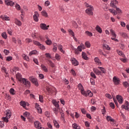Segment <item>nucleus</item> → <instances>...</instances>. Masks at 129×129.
<instances>
[{
  "label": "nucleus",
  "instance_id": "nucleus-51",
  "mask_svg": "<svg viewBox=\"0 0 129 129\" xmlns=\"http://www.w3.org/2000/svg\"><path fill=\"white\" fill-rule=\"evenodd\" d=\"M15 8L17 11H21V6L18 4H16Z\"/></svg>",
  "mask_w": 129,
  "mask_h": 129
},
{
  "label": "nucleus",
  "instance_id": "nucleus-56",
  "mask_svg": "<svg viewBox=\"0 0 129 129\" xmlns=\"http://www.w3.org/2000/svg\"><path fill=\"white\" fill-rule=\"evenodd\" d=\"M9 118H8L7 117H3V120H4V121H5V122H9Z\"/></svg>",
  "mask_w": 129,
  "mask_h": 129
},
{
  "label": "nucleus",
  "instance_id": "nucleus-29",
  "mask_svg": "<svg viewBox=\"0 0 129 129\" xmlns=\"http://www.w3.org/2000/svg\"><path fill=\"white\" fill-rule=\"evenodd\" d=\"M60 119L61 120H62L63 121H65V114H64V113L63 112H60Z\"/></svg>",
  "mask_w": 129,
  "mask_h": 129
},
{
  "label": "nucleus",
  "instance_id": "nucleus-16",
  "mask_svg": "<svg viewBox=\"0 0 129 129\" xmlns=\"http://www.w3.org/2000/svg\"><path fill=\"white\" fill-rule=\"evenodd\" d=\"M1 19H2L3 21H10V17L7 16V15H1Z\"/></svg>",
  "mask_w": 129,
  "mask_h": 129
},
{
  "label": "nucleus",
  "instance_id": "nucleus-24",
  "mask_svg": "<svg viewBox=\"0 0 129 129\" xmlns=\"http://www.w3.org/2000/svg\"><path fill=\"white\" fill-rule=\"evenodd\" d=\"M15 24L19 27H21V26H22V22L17 19H15Z\"/></svg>",
  "mask_w": 129,
  "mask_h": 129
},
{
  "label": "nucleus",
  "instance_id": "nucleus-46",
  "mask_svg": "<svg viewBox=\"0 0 129 129\" xmlns=\"http://www.w3.org/2000/svg\"><path fill=\"white\" fill-rule=\"evenodd\" d=\"M8 33L10 35L12 36L13 35V30L12 29L9 28L8 29Z\"/></svg>",
  "mask_w": 129,
  "mask_h": 129
},
{
  "label": "nucleus",
  "instance_id": "nucleus-53",
  "mask_svg": "<svg viewBox=\"0 0 129 129\" xmlns=\"http://www.w3.org/2000/svg\"><path fill=\"white\" fill-rule=\"evenodd\" d=\"M90 82L92 85H95V80L93 78H90Z\"/></svg>",
  "mask_w": 129,
  "mask_h": 129
},
{
  "label": "nucleus",
  "instance_id": "nucleus-12",
  "mask_svg": "<svg viewBox=\"0 0 129 129\" xmlns=\"http://www.w3.org/2000/svg\"><path fill=\"white\" fill-rule=\"evenodd\" d=\"M6 117H7V118H11V116H12V111L8 109L6 111Z\"/></svg>",
  "mask_w": 129,
  "mask_h": 129
},
{
  "label": "nucleus",
  "instance_id": "nucleus-9",
  "mask_svg": "<svg viewBox=\"0 0 129 129\" xmlns=\"http://www.w3.org/2000/svg\"><path fill=\"white\" fill-rule=\"evenodd\" d=\"M116 98L120 104H122V103H123V99L121 96L117 95Z\"/></svg>",
  "mask_w": 129,
  "mask_h": 129
},
{
  "label": "nucleus",
  "instance_id": "nucleus-54",
  "mask_svg": "<svg viewBox=\"0 0 129 129\" xmlns=\"http://www.w3.org/2000/svg\"><path fill=\"white\" fill-rule=\"evenodd\" d=\"M28 121H29V122H31V123L34 122V117H29Z\"/></svg>",
  "mask_w": 129,
  "mask_h": 129
},
{
  "label": "nucleus",
  "instance_id": "nucleus-60",
  "mask_svg": "<svg viewBox=\"0 0 129 129\" xmlns=\"http://www.w3.org/2000/svg\"><path fill=\"white\" fill-rule=\"evenodd\" d=\"M121 36H122V37H123V38H127V34H126V33H122L121 34Z\"/></svg>",
  "mask_w": 129,
  "mask_h": 129
},
{
  "label": "nucleus",
  "instance_id": "nucleus-38",
  "mask_svg": "<svg viewBox=\"0 0 129 129\" xmlns=\"http://www.w3.org/2000/svg\"><path fill=\"white\" fill-rule=\"evenodd\" d=\"M85 34H86V35H87V36H89V37H92V36H93V34H92V33H91L88 31H86L85 32Z\"/></svg>",
  "mask_w": 129,
  "mask_h": 129
},
{
  "label": "nucleus",
  "instance_id": "nucleus-22",
  "mask_svg": "<svg viewBox=\"0 0 129 129\" xmlns=\"http://www.w3.org/2000/svg\"><path fill=\"white\" fill-rule=\"evenodd\" d=\"M53 124L56 128H59L60 127V125H59V123H58V122L56 120H53Z\"/></svg>",
  "mask_w": 129,
  "mask_h": 129
},
{
  "label": "nucleus",
  "instance_id": "nucleus-2",
  "mask_svg": "<svg viewBox=\"0 0 129 129\" xmlns=\"http://www.w3.org/2000/svg\"><path fill=\"white\" fill-rule=\"evenodd\" d=\"M110 31L112 37H113L111 38V40H112V41H115V42H118V39L115 38H116V34H115V32H114V31H113L112 29H110Z\"/></svg>",
  "mask_w": 129,
  "mask_h": 129
},
{
  "label": "nucleus",
  "instance_id": "nucleus-62",
  "mask_svg": "<svg viewBox=\"0 0 129 129\" xmlns=\"http://www.w3.org/2000/svg\"><path fill=\"white\" fill-rule=\"evenodd\" d=\"M4 53L6 55H9V54H10V51L8 50L7 49H4Z\"/></svg>",
  "mask_w": 129,
  "mask_h": 129
},
{
  "label": "nucleus",
  "instance_id": "nucleus-55",
  "mask_svg": "<svg viewBox=\"0 0 129 129\" xmlns=\"http://www.w3.org/2000/svg\"><path fill=\"white\" fill-rule=\"evenodd\" d=\"M121 107H122V108H123L124 109H125L126 110H129L128 106H125L124 105H122L121 106Z\"/></svg>",
  "mask_w": 129,
  "mask_h": 129
},
{
  "label": "nucleus",
  "instance_id": "nucleus-25",
  "mask_svg": "<svg viewBox=\"0 0 129 129\" xmlns=\"http://www.w3.org/2000/svg\"><path fill=\"white\" fill-rule=\"evenodd\" d=\"M40 67H41L42 70H43V71H44V72H48V69H47V67H46V66H45V65L41 64Z\"/></svg>",
  "mask_w": 129,
  "mask_h": 129
},
{
  "label": "nucleus",
  "instance_id": "nucleus-43",
  "mask_svg": "<svg viewBox=\"0 0 129 129\" xmlns=\"http://www.w3.org/2000/svg\"><path fill=\"white\" fill-rule=\"evenodd\" d=\"M68 32L69 33V34H70V35H72V36L73 37H74L75 36V35L74 34V32H73V31H72V30L68 29Z\"/></svg>",
  "mask_w": 129,
  "mask_h": 129
},
{
  "label": "nucleus",
  "instance_id": "nucleus-63",
  "mask_svg": "<svg viewBox=\"0 0 129 129\" xmlns=\"http://www.w3.org/2000/svg\"><path fill=\"white\" fill-rule=\"evenodd\" d=\"M105 96L109 99H111L112 98V97H111V95H110L109 94H106Z\"/></svg>",
  "mask_w": 129,
  "mask_h": 129
},
{
  "label": "nucleus",
  "instance_id": "nucleus-52",
  "mask_svg": "<svg viewBox=\"0 0 129 129\" xmlns=\"http://www.w3.org/2000/svg\"><path fill=\"white\" fill-rule=\"evenodd\" d=\"M39 48H40V49H41V50H42L43 51L46 50V47L42 44H41V45L39 46Z\"/></svg>",
  "mask_w": 129,
  "mask_h": 129
},
{
  "label": "nucleus",
  "instance_id": "nucleus-36",
  "mask_svg": "<svg viewBox=\"0 0 129 129\" xmlns=\"http://www.w3.org/2000/svg\"><path fill=\"white\" fill-rule=\"evenodd\" d=\"M58 50H59V51L60 52H61V53H63V54H64L65 53V51H64V50H63V46H62V45H59Z\"/></svg>",
  "mask_w": 129,
  "mask_h": 129
},
{
  "label": "nucleus",
  "instance_id": "nucleus-10",
  "mask_svg": "<svg viewBox=\"0 0 129 129\" xmlns=\"http://www.w3.org/2000/svg\"><path fill=\"white\" fill-rule=\"evenodd\" d=\"M118 4V2H117L116 0H113V1L111 2L110 7H112V8L115 9V8H116V5H117Z\"/></svg>",
  "mask_w": 129,
  "mask_h": 129
},
{
  "label": "nucleus",
  "instance_id": "nucleus-31",
  "mask_svg": "<svg viewBox=\"0 0 129 129\" xmlns=\"http://www.w3.org/2000/svg\"><path fill=\"white\" fill-rule=\"evenodd\" d=\"M2 71L3 72H4V73H6V77L9 76V73L7 72V69H6L5 67H3V68H2Z\"/></svg>",
  "mask_w": 129,
  "mask_h": 129
},
{
  "label": "nucleus",
  "instance_id": "nucleus-27",
  "mask_svg": "<svg viewBox=\"0 0 129 129\" xmlns=\"http://www.w3.org/2000/svg\"><path fill=\"white\" fill-rule=\"evenodd\" d=\"M82 56L83 59H84V60H88V56H87V54H86L85 52H83Z\"/></svg>",
  "mask_w": 129,
  "mask_h": 129
},
{
  "label": "nucleus",
  "instance_id": "nucleus-7",
  "mask_svg": "<svg viewBox=\"0 0 129 129\" xmlns=\"http://www.w3.org/2000/svg\"><path fill=\"white\" fill-rule=\"evenodd\" d=\"M34 126L36 127V128L37 129H41L42 128V125H41V123H40V121L37 120L35 121L34 122Z\"/></svg>",
  "mask_w": 129,
  "mask_h": 129
},
{
  "label": "nucleus",
  "instance_id": "nucleus-23",
  "mask_svg": "<svg viewBox=\"0 0 129 129\" xmlns=\"http://www.w3.org/2000/svg\"><path fill=\"white\" fill-rule=\"evenodd\" d=\"M20 105L21 106H23V107L24 108H25L27 106V103H26V102H25V101H21L20 102Z\"/></svg>",
  "mask_w": 129,
  "mask_h": 129
},
{
  "label": "nucleus",
  "instance_id": "nucleus-19",
  "mask_svg": "<svg viewBox=\"0 0 129 129\" xmlns=\"http://www.w3.org/2000/svg\"><path fill=\"white\" fill-rule=\"evenodd\" d=\"M116 52L119 56H121V57H123L124 58V57H125V55H124V54H123V52H122V51L119 50V49H117L116 50Z\"/></svg>",
  "mask_w": 129,
  "mask_h": 129
},
{
  "label": "nucleus",
  "instance_id": "nucleus-48",
  "mask_svg": "<svg viewBox=\"0 0 129 129\" xmlns=\"http://www.w3.org/2000/svg\"><path fill=\"white\" fill-rule=\"evenodd\" d=\"M55 58L57 60V61H59L60 59H61V56L58 54H55Z\"/></svg>",
  "mask_w": 129,
  "mask_h": 129
},
{
  "label": "nucleus",
  "instance_id": "nucleus-44",
  "mask_svg": "<svg viewBox=\"0 0 129 129\" xmlns=\"http://www.w3.org/2000/svg\"><path fill=\"white\" fill-rule=\"evenodd\" d=\"M85 46H86V47H87V48H90V47H91L90 42H89V41H86L85 43Z\"/></svg>",
  "mask_w": 129,
  "mask_h": 129
},
{
  "label": "nucleus",
  "instance_id": "nucleus-49",
  "mask_svg": "<svg viewBox=\"0 0 129 129\" xmlns=\"http://www.w3.org/2000/svg\"><path fill=\"white\" fill-rule=\"evenodd\" d=\"M102 114L104 115L106 113V110L105 109V107H103V109L101 110Z\"/></svg>",
  "mask_w": 129,
  "mask_h": 129
},
{
  "label": "nucleus",
  "instance_id": "nucleus-33",
  "mask_svg": "<svg viewBox=\"0 0 129 129\" xmlns=\"http://www.w3.org/2000/svg\"><path fill=\"white\" fill-rule=\"evenodd\" d=\"M106 119L108 121H111L112 122H114V119H113L111 117L109 116H107Z\"/></svg>",
  "mask_w": 129,
  "mask_h": 129
},
{
  "label": "nucleus",
  "instance_id": "nucleus-30",
  "mask_svg": "<svg viewBox=\"0 0 129 129\" xmlns=\"http://www.w3.org/2000/svg\"><path fill=\"white\" fill-rule=\"evenodd\" d=\"M59 108H53V111L54 113H55V115H57L58 114V112H59Z\"/></svg>",
  "mask_w": 129,
  "mask_h": 129
},
{
  "label": "nucleus",
  "instance_id": "nucleus-14",
  "mask_svg": "<svg viewBox=\"0 0 129 129\" xmlns=\"http://www.w3.org/2000/svg\"><path fill=\"white\" fill-rule=\"evenodd\" d=\"M94 61L95 63L97 64L99 66H101V61H100V59L98 57H96L94 58Z\"/></svg>",
  "mask_w": 129,
  "mask_h": 129
},
{
  "label": "nucleus",
  "instance_id": "nucleus-41",
  "mask_svg": "<svg viewBox=\"0 0 129 129\" xmlns=\"http://www.w3.org/2000/svg\"><path fill=\"white\" fill-rule=\"evenodd\" d=\"M45 43L46 45H48L50 46V45H52V41L50 39H47L45 41Z\"/></svg>",
  "mask_w": 129,
  "mask_h": 129
},
{
  "label": "nucleus",
  "instance_id": "nucleus-17",
  "mask_svg": "<svg viewBox=\"0 0 129 129\" xmlns=\"http://www.w3.org/2000/svg\"><path fill=\"white\" fill-rule=\"evenodd\" d=\"M93 72L96 75H101V72L96 68L93 69Z\"/></svg>",
  "mask_w": 129,
  "mask_h": 129
},
{
  "label": "nucleus",
  "instance_id": "nucleus-13",
  "mask_svg": "<svg viewBox=\"0 0 129 129\" xmlns=\"http://www.w3.org/2000/svg\"><path fill=\"white\" fill-rule=\"evenodd\" d=\"M40 26L41 29L44 30V31H46V30H48V26L45 24L41 23Z\"/></svg>",
  "mask_w": 129,
  "mask_h": 129
},
{
  "label": "nucleus",
  "instance_id": "nucleus-6",
  "mask_svg": "<svg viewBox=\"0 0 129 129\" xmlns=\"http://www.w3.org/2000/svg\"><path fill=\"white\" fill-rule=\"evenodd\" d=\"M39 17H40V15L39 14V12L36 11L34 12V15H33V19L35 22H39Z\"/></svg>",
  "mask_w": 129,
  "mask_h": 129
},
{
  "label": "nucleus",
  "instance_id": "nucleus-37",
  "mask_svg": "<svg viewBox=\"0 0 129 129\" xmlns=\"http://www.w3.org/2000/svg\"><path fill=\"white\" fill-rule=\"evenodd\" d=\"M41 14L43 17H45V18H48V13L46 11H42Z\"/></svg>",
  "mask_w": 129,
  "mask_h": 129
},
{
  "label": "nucleus",
  "instance_id": "nucleus-39",
  "mask_svg": "<svg viewBox=\"0 0 129 129\" xmlns=\"http://www.w3.org/2000/svg\"><path fill=\"white\" fill-rule=\"evenodd\" d=\"M123 86L124 87H125V88H127V87L129 86V84L127 82L125 81L123 82Z\"/></svg>",
  "mask_w": 129,
  "mask_h": 129
},
{
  "label": "nucleus",
  "instance_id": "nucleus-64",
  "mask_svg": "<svg viewBox=\"0 0 129 129\" xmlns=\"http://www.w3.org/2000/svg\"><path fill=\"white\" fill-rule=\"evenodd\" d=\"M39 78H40V79H44V78H45V77L44 76V75L40 74L39 75Z\"/></svg>",
  "mask_w": 129,
  "mask_h": 129
},
{
  "label": "nucleus",
  "instance_id": "nucleus-50",
  "mask_svg": "<svg viewBox=\"0 0 129 129\" xmlns=\"http://www.w3.org/2000/svg\"><path fill=\"white\" fill-rule=\"evenodd\" d=\"M2 36L3 37V38H4V39H7V38H8L6 32H3L2 34Z\"/></svg>",
  "mask_w": 129,
  "mask_h": 129
},
{
  "label": "nucleus",
  "instance_id": "nucleus-45",
  "mask_svg": "<svg viewBox=\"0 0 129 129\" xmlns=\"http://www.w3.org/2000/svg\"><path fill=\"white\" fill-rule=\"evenodd\" d=\"M103 46L104 47V48H105V49L108 50H110V47H109V46H108V45H107V44H104L103 45Z\"/></svg>",
  "mask_w": 129,
  "mask_h": 129
},
{
  "label": "nucleus",
  "instance_id": "nucleus-21",
  "mask_svg": "<svg viewBox=\"0 0 129 129\" xmlns=\"http://www.w3.org/2000/svg\"><path fill=\"white\" fill-rule=\"evenodd\" d=\"M72 127L73 129H80V126L77 123H75L72 124Z\"/></svg>",
  "mask_w": 129,
  "mask_h": 129
},
{
  "label": "nucleus",
  "instance_id": "nucleus-59",
  "mask_svg": "<svg viewBox=\"0 0 129 129\" xmlns=\"http://www.w3.org/2000/svg\"><path fill=\"white\" fill-rule=\"evenodd\" d=\"M81 112L83 113V114H86V110H85V109L84 108H81Z\"/></svg>",
  "mask_w": 129,
  "mask_h": 129
},
{
  "label": "nucleus",
  "instance_id": "nucleus-61",
  "mask_svg": "<svg viewBox=\"0 0 129 129\" xmlns=\"http://www.w3.org/2000/svg\"><path fill=\"white\" fill-rule=\"evenodd\" d=\"M39 101H40V102H43L44 98H43V96L39 95Z\"/></svg>",
  "mask_w": 129,
  "mask_h": 129
},
{
  "label": "nucleus",
  "instance_id": "nucleus-8",
  "mask_svg": "<svg viewBox=\"0 0 129 129\" xmlns=\"http://www.w3.org/2000/svg\"><path fill=\"white\" fill-rule=\"evenodd\" d=\"M5 3L7 6H10V7H14L15 5V3L11 0H5Z\"/></svg>",
  "mask_w": 129,
  "mask_h": 129
},
{
  "label": "nucleus",
  "instance_id": "nucleus-42",
  "mask_svg": "<svg viewBox=\"0 0 129 129\" xmlns=\"http://www.w3.org/2000/svg\"><path fill=\"white\" fill-rule=\"evenodd\" d=\"M78 89L81 90H83V89H84V88L83 87V86L82 85V84H81V83H80L78 85Z\"/></svg>",
  "mask_w": 129,
  "mask_h": 129
},
{
  "label": "nucleus",
  "instance_id": "nucleus-35",
  "mask_svg": "<svg viewBox=\"0 0 129 129\" xmlns=\"http://www.w3.org/2000/svg\"><path fill=\"white\" fill-rule=\"evenodd\" d=\"M87 95L88 96H89V97H92L93 96V93H92V91L90 90H88Z\"/></svg>",
  "mask_w": 129,
  "mask_h": 129
},
{
  "label": "nucleus",
  "instance_id": "nucleus-28",
  "mask_svg": "<svg viewBox=\"0 0 129 129\" xmlns=\"http://www.w3.org/2000/svg\"><path fill=\"white\" fill-rule=\"evenodd\" d=\"M98 68L101 71V73H103L104 74H105L106 73V70H105V69H104V68L99 67H98Z\"/></svg>",
  "mask_w": 129,
  "mask_h": 129
},
{
  "label": "nucleus",
  "instance_id": "nucleus-34",
  "mask_svg": "<svg viewBox=\"0 0 129 129\" xmlns=\"http://www.w3.org/2000/svg\"><path fill=\"white\" fill-rule=\"evenodd\" d=\"M9 92L10 94H12V95H15V94H16V91L14 88H11Z\"/></svg>",
  "mask_w": 129,
  "mask_h": 129
},
{
  "label": "nucleus",
  "instance_id": "nucleus-40",
  "mask_svg": "<svg viewBox=\"0 0 129 129\" xmlns=\"http://www.w3.org/2000/svg\"><path fill=\"white\" fill-rule=\"evenodd\" d=\"M33 43L34 45H36V46H38V47H40V46H41V43H40V42L39 41L34 40Z\"/></svg>",
  "mask_w": 129,
  "mask_h": 129
},
{
  "label": "nucleus",
  "instance_id": "nucleus-26",
  "mask_svg": "<svg viewBox=\"0 0 129 129\" xmlns=\"http://www.w3.org/2000/svg\"><path fill=\"white\" fill-rule=\"evenodd\" d=\"M96 30L98 33H100V34H101V33H102V29H101V28L100 27L99 25H97V26L96 27Z\"/></svg>",
  "mask_w": 129,
  "mask_h": 129
},
{
  "label": "nucleus",
  "instance_id": "nucleus-47",
  "mask_svg": "<svg viewBox=\"0 0 129 129\" xmlns=\"http://www.w3.org/2000/svg\"><path fill=\"white\" fill-rule=\"evenodd\" d=\"M109 106L112 109H114V108H115V106L114 105V103H113L112 102H111L109 103Z\"/></svg>",
  "mask_w": 129,
  "mask_h": 129
},
{
  "label": "nucleus",
  "instance_id": "nucleus-57",
  "mask_svg": "<svg viewBox=\"0 0 129 129\" xmlns=\"http://www.w3.org/2000/svg\"><path fill=\"white\" fill-rule=\"evenodd\" d=\"M90 75L91 77H92V78H94V79H96V76H95V74H94V73L91 72L90 73Z\"/></svg>",
  "mask_w": 129,
  "mask_h": 129
},
{
  "label": "nucleus",
  "instance_id": "nucleus-3",
  "mask_svg": "<svg viewBox=\"0 0 129 129\" xmlns=\"http://www.w3.org/2000/svg\"><path fill=\"white\" fill-rule=\"evenodd\" d=\"M93 10V7L90 6V8H88L86 10V13L89 16H93V12L92 11Z\"/></svg>",
  "mask_w": 129,
  "mask_h": 129
},
{
  "label": "nucleus",
  "instance_id": "nucleus-15",
  "mask_svg": "<svg viewBox=\"0 0 129 129\" xmlns=\"http://www.w3.org/2000/svg\"><path fill=\"white\" fill-rule=\"evenodd\" d=\"M52 104H53L54 106H55L56 108H59V107H60L59 104L58 103V102H57V101L56 100H53L52 101Z\"/></svg>",
  "mask_w": 129,
  "mask_h": 129
},
{
  "label": "nucleus",
  "instance_id": "nucleus-20",
  "mask_svg": "<svg viewBox=\"0 0 129 129\" xmlns=\"http://www.w3.org/2000/svg\"><path fill=\"white\" fill-rule=\"evenodd\" d=\"M81 93L82 95H83L85 97H87V96H88V95L87 94V91H85L84 89L81 91Z\"/></svg>",
  "mask_w": 129,
  "mask_h": 129
},
{
  "label": "nucleus",
  "instance_id": "nucleus-11",
  "mask_svg": "<svg viewBox=\"0 0 129 129\" xmlns=\"http://www.w3.org/2000/svg\"><path fill=\"white\" fill-rule=\"evenodd\" d=\"M120 81L119 79L117 78L116 77L113 78V82H114L115 85H118Z\"/></svg>",
  "mask_w": 129,
  "mask_h": 129
},
{
  "label": "nucleus",
  "instance_id": "nucleus-1",
  "mask_svg": "<svg viewBox=\"0 0 129 129\" xmlns=\"http://www.w3.org/2000/svg\"><path fill=\"white\" fill-rule=\"evenodd\" d=\"M22 74L20 73H18L16 75V78L19 82H22L24 85H27L28 86H31V82L27 80V79L22 78Z\"/></svg>",
  "mask_w": 129,
  "mask_h": 129
},
{
  "label": "nucleus",
  "instance_id": "nucleus-18",
  "mask_svg": "<svg viewBox=\"0 0 129 129\" xmlns=\"http://www.w3.org/2000/svg\"><path fill=\"white\" fill-rule=\"evenodd\" d=\"M47 64L48 65H49L50 67H52V68H54V67H55V64L53 63V62H52V61H51L50 59L47 60Z\"/></svg>",
  "mask_w": 129,
  "mask_h": 129
},
{
  "label": "nucleus",
  "instance_id": "nucleus-5",
  "mask_svg": "<svg viewBox=\"0 0 129 129\" xmlns=\"http://www.w3.org/2000/svg\"><path fill=\"white\" fill-rule=\"evenodd\" d=\"M70 61H71L72 65L74 66H78L79 65V62L74 57L71 58Z\"/></svg>",
  "mask_w": 129,
  "mask_h": 129
},
{
  "label": "nucleus",
  "instance_id": "nucleus-32",
  "mask_svg": "<svg viewBox=\"0 0 129 129\" xmlns=\"http://www.w3.org/2000/svg\"><path fill=\"white\" fill-rule=\"evenodd\" d=\"M38 53V51L36 50H34L31 51L29 54V56H32V55H36Z\"/></svg>",
  "mask_w": 129,
  "mask_h": 129
},
{
  "label": "nucleus",
  "instance_id": "nucleus-58",
  "mask_svg": "<svg viewBox=\"0 0 129 129\" xmlns=\"http://www.w3.org/2000/svg\"><path fill=\"white\" fill-rule=\"evenodd\" d=\"M13 60V57L12 56H8L6 58V61L10 62V61H12Z\"/></svg>",
  "mask_w": 129,
  "mask_h": 129
},
{
  "label": "nucleus",
  "instance_id": "nucleus-4",
  "mask_svg": "<svg viewBox=\"0 0 129 129\" xmlns=\"http://www.w3.org/2000/svg\"><path fill=\"white\" fill-rule=\"evenodd\" d=\"M29 80L33 84L35 85V86H39V83L38 82V80H37V79L33 77H30Z\"/></svg>",
  "mask_w": 129,
  "mask_h": 129
}]
</instances>
